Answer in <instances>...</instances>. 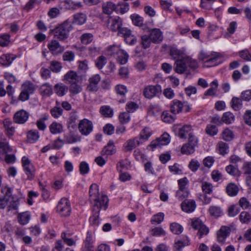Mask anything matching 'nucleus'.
<instances>
[{
    "label": "nucleus",
    "mask_w": 251,
    "mask_h": 251,
    "mask_svg": "<svg viewBox=\"0 0 251 251\" xmlns=\"http://www.w3.org/2000/svg\"><path fill=\"white\" fill-rule=\"evenodd\" d=\"M89 195L91 199L94 201L93 215L90 217L91 224L98 226L100 223L99 213L100 210H106L108 206L109 199L107 196L100 192L99 189H90Z\"/></svg>",
    "instance_id": "nucleus-1"
},
{
    "label": "nucleus",
    "mask_w": 251,
    "mask_h": 251,
    "mask_svg": "<svg viewBox=\"0 0 251 251\" xmlns=\"http://www.w3.org/2000/svg\"><path fill=\"white\" fill-rule=\"evenodd\" d=\"M73 29L72 22L67 20L51 30L54 37L61 42L65 41Z\"/></svg>",
    "instance_id": "nucleus-2"
},
{
    "label": "nucleus",
    "mask_w": 251,
    "mask_h": 251,
    "mask_svg": "<svg viewBox=\"0 0 251 251\" xmlns=\"http://www.w3.org/2000/svg\"><path fill=\"white\" fill-rule=\"evenodd\" d=\"M221 56L217 52H206L201 50L198 55L200 61H204V65L207 67H213L217 65L220 62L219 59Z\"/></svg>",
    "instance_id": "nucleus-3"
},
{
    "label": "nucleus",
    "mask_w": 251,
    "mask_h": 251,
    "mask_svg": "<svg viewBox=\"0 0 251 251\" xmlns=\"http://www.w3.org/2000/svg\"><path fill=\"white\" fill-rule=\"evenodd\" d=\"M105 54L108 56L117 55L118 61L121 64H126L128 58V55L124 50H121L118 46H109L105 50Z\"/></svg>",
    "instance_id": "nucleus-4"
},
{
    "label": "nucleus",
    "mask_w": 251,
    "mask_h": 251,
    "mask_svg": "<svg viewBox=\"0 0 251 251\" xmlns=\"http://www.w3.org/2000/svg\"><path fill=\"white\" fill-rule=\"evenodd\" d=\"M57 211L63 217L70 215L71 213V207L68 199L62 198L58 202L56 206Z\"/></svg>",
    "instance_id": "nucleus-5"
},
{
    "label": "nucleus",
    "mask_w": 251,
    "mask_h": 251,
    "mask_svg": "<svg viewBox=\"0 0 251 251\" xmlns=\"http://www.w3.org/2000/svg\"><path fill=\"white\" fill-rule=\"evenodd\" d=\"M78 128L82 135L87 136L92 131L93 125L91 121L83 119L79 121Z\"/></svg>",
    "instance_id": "nucleus-6"
},
{
    "label": "nucleus",
    "mask_w": 251,
    "mask_h": 251,
    "mask_svg": "<svg viewBox=\"0 0 251 251\" xmlns=\"http://www.w3.org/2000/svg\"><path fill=\"white\" fill-rule=\"evenodd\" d=\"M161 92V87L160 85H149L146 87L144 90L145 97L149 99H152Z\"/></svg>",
    "instance_id": "nucleus-7"
},
{
    "label": "nucleus",
    "mask_w": 251,
    "mask_h": 251,
    "mask_svg": "<svg viewBox=\"0 0 251 251\" xmlns=\"http://www.w3.org/2000/svg\"><path fill=\"white\" fill-rule=\"evenodd\" d=\"M191 225L195 229L198 230V234L200 238H201L203 235H207L209 232V229L199 219L192 221Z\"/></svg>",
    "instance_id": "nucleus-8"
},
{
    "label": "nucleus",
    "mask_w": 251,
    "mask_h": 251,
    "mask_svg": "<svg viewBox=\"0 0 251 251\" xmlns=\"http://www.w3.org/2000/svg\"><path fill=\"white\" fill-rule=\"evenodd\" d=\"M48 48L53 55H59L65 50V48L56 40H51L48 44Z\"/></svg>",
    "instance_id": "nucleus-9"
},
{
    "label": "nucleus",
    "mask_w": 251,
    "mask_h": 251,
    "mask_svg": "<svg viewBox=\"0 0 251 251\" xmlns=\"http://www.w3.org/2000/svg\"><path fill=\"white\" fill-rule=\"evenodd\" d=\"M122 20L119 17H116L114 18L110 17L107 21V27L110 30L115 32L119 31L122 29Z\"/></svg>",
    "instance_id": "nucleus-10"
},
{
    "label": "nucleus",
    "mask_w": 251,
    "mask_h": 251,
    "mask_svg": "<svg viewBox=\"0 0 251 251\" xmlns=\"http://www.w3.org/2000/svg\"><path fill=\"white\" fill-rule=\"evenodd\" d=\"M29 116V113L24 109L17 111L13 116V122L17 124H24L26 123Z\"/></svg>",
    "instance_id": "nucleus-11"
},
{
    "label": "nucleus",
    "mask_w": 251,
    "mask_h": 251,
    "mask_svg": "<svg viewBox=\"0 0 251 251\" xmlns=\"http://www.w3.org/2000/svg\"><path fill=\"white\" fill-rule=\"evenodd\" d=\"M119 35L123 37L126 42L129 45H133L137 41L136 37L132 33L130 30L127 28H123L119 32Z\"/></svg>",
    "instance_id": "nucleus-12"
},
{
    "label": "nucleus",
    "mask_w": 251,
    "mask_h": 251,
    "mask_svg": "<svg viewBox=\"0 0 251 251\" xmlns=\"http://www.w3.org/2000/svg\"><path fill=\"white\" fill-rule=\"evenodd\" d=\"M170 142V135L167 133H164L160 137L157 138L155 141H152L150 146L152 149H154L157 147L167 145Z\"/></svg>",
    "instance_id": "nucleus-13"
},
{
    "label": "nucleus",
    "mask_w": 251,
    "mask_h": 251,
    "mask_svg": "<svg viewBox=\"0 0 251 251\" xmlns=\"http://www.w3.org/2000/svg\"><path fill=\"white\" fill-rule=\"evenodd\" d=\"M101 77L99 74H95L89 77L88 81L89 85L87 89L91 92H96L99 89V84L100 81Z\"/></svg>",
    "instance_id": "nucleus-14"
},
{
    "label": "nucleus",
    "mask_w": 251,
    "mask_h": 251,
    "mask_svg": "<svg viewBox=\"0 0 251 251\" xmlns=\"http://www.w3.org/2000/svg\"><path fill=\"white\" fill-rule=\"evenodd\" d=\"M231 229L226 226H222L217 232V241L221 244H225L226 239L229 236Z\"/></svg>",
    "instance_id": "nucleus-15"
},
{
    "label": "nucleus",
    "mask_w": 251,
    "mask_h": 251,
    "mask_svg": "<svg viewBox=\"0 0 251 251\" xmlns=\"http://www.w3.org/2000/svg\"><path fill=\"white\" fill-rule=\"evenodd\" d=\"M142 142L140 141L139 137H135L133 138L128 140L124 145L125 151H131L133 149L142 144Z\"/></svg>",
    "instance_id": "nucleus-16"
},
{
    "label": "nucleus",
    "mask_w": 251,
    "mask_h": 251,
    "mask_svg": "<svg viewBox=\"0 0 251 251\" xmlns=\"http://www.w3.org/2000/svg\"><path fill=\"white\" fill-rule=\"evenodd\" d=\"M1 193L4 196L0 197V208L4 209L8 204L9 200H11V189H1Z\"/></svg>",
    "instance_id": "nucleus-17"
},
{
    "label": "nucleus",
    "mask_w": 251,
    "mask_h": 251,
    "mask_svg": "<svg viewBox=\"0 0 251 251\" xmlns=\"http://www.w3.org/2000/svg\"><path fill=\"white\" fill-rule=\"evenodd\" d=\"M175 64V71L178 74H183L187 69V64L185 57L177 60Z\"/></svg>",
    "instance_id": "nucleus-18"
},
{
    "label": "nucleus",
    "mask_w": 251,
    "mask_h": 251,
    "mask_svg": "<svg viewBox=\"0 0 251 251\" xmlns=\"http://www.w3.org/2000/svg\"><path fill=\"white\" fill-rule=\"evenodd\" d=\"M181 207L183 211L189 213L195 210L196 204L193 200H185L181 203Z\"/></svg>",
    "instance_id": "nucleus-19"
},
{
    "label": "nucleus",
    "mask_w": 251,
    "mask_h": 251,
    "mask_svg": "<svg viewBox=\"0 0 251 251\" xmlns=\"http://www.w3.org/2000/svg\"><path fill=\"white\" fill-rule=\"evenodd\" d=\"M3 123L5 134L9 138H10L14 134L15 131V128L13 126L12 122L10 119H6Z\"/></svg>",
    "instance_id": "nucleus-20"
},
{
    "label": "nucleus",
    "mask_w": 251,
    "mask_h": 251,
    "mask_svg": "<svg viewBox=\"0 0 251 251\" xmlns=\"http://www.w3.org/2000/svg\"><path fill=\"white\" fill-rule=\"evenodd\" d=\"M63 80L69 84L77 82L78 75L75 72L70 71L64 75Z\"/></svg>",
    "instance_id": "nucleus-21"
},
{
    "label": "nucleus",
    "mask_w": 251,
    "mask_h": 251,
    "mask_svg": "<svg viewBox=\"0 0 251 251\" xmlns=\"http://www.w3.org/2000/svg\"><path fill=\"white\" fill-rule=\"evenodd\" d=\"M193 129L190 125H186L180 128L177 133L178 136L181 139H186L187 136L193 132Z\"/></svg>",
    "instance_id": "nucleus-22"
},
{
    "label": "nucleus",
    "mask_w": 251,
    "mask_h": 251,
    "mask_svg": "<svg viewBox=\"0 0 251 251\" xmlns=\"http://www.w3.org/2000/svg\"><path fill=\"white\" fill-rule=\"evenodd\" d=\"M116 151V149L114 145V142L112 140H110L102 150L101 155H111L114 154Z\"/></svg>",
    "instance_id": "nucleus-23"
},
{
    "label": "nucleus",
    "mask_w": 251,
    "mask_h": 251,
    "mask_svg": "<svg viewBox=\"0 0 251 251\" xmlns=\"http://www.w3.org/2000/svg\"><path fill=\"white\" fill-rule=\"evenodd\" d=\"M153 43L157 44L162 41L163 39L162 33L159 29L152 30L149 35Z\"/></svg>",
    "instance_id": "nucleus-24"
},
{
    "label": "nucleus",
    "mask_w": 251,
    "mask_h": 251,
    "mask_svg": "<svg viewBox=\"0 0 251 251\" xmlns=\"http://www.w3.org/2000/svg\"><path fill=\"white\" fill-rule=\"evenodd\" d=\"M68 89V87L62 83H57L54 86L55 93L59 97H62L66 95Z\"/></svg>",
    "instance_id": "nucleus-25"
},
{
    "label": "nucleus",
    "mask_w": 251,
    "mask_h": 251,
    "mask_svg": "<svg viewBox=\"0 0 251 251\" xmlns=\"http://www.w3.org/2000/svg\"><path fill=\"white\" fill-rule=\"evenodd\" d=\"M102 9L103 13L107 15L111 14L114 11H116L117 12H118L119 11L116 5L111 1L104 3Z\"/></svg>",
    "instance_id": "nucleus-26"
},
{
    "label": "nucleus",
    "mask_w": 251,
    "mask_h": 251,
    "mask_svg": "<svg viewBox=\"0 0 251 251\" xmlns=\"http://www.w3.org/2000/svg\"><path fill=\"white\" fill-rule=\"evenodd\" d=\"M40 92L43 96L50 97L52 94V86L49 83H44L40 87Z\"/></svg>",
    "instance_id": "nucleus-27"
},
{
    "label": "nucleus",
    "mask_w": 251,
    "mask_h": 251,
    "mask_svg": "<svg viewBox=\"0 0 251 251\" xmlns=\"http://www.w3.org/2000/svg\"><path fill=\"white\" fill-rule=\"evenodd\" d=\"M183 105L182 103L176 100L172 101V104L171 106L170 110L173 114L178 113L182 111Z\"/></svg>",
    "instance_id": "nucleus-28"
},
{
    "label": "nucleus",
    "mask_w": 251,
    "mask_h": 251,
    "mask_svg": "<svg viewBox=\"0 0 251 251\" xmlns=\"http://www.w3.org/2000/svg\"><path fill=\"white\" fill-rule=\"evenodd\" d=\"M30 214L28 211L20 213L18 216V222L22 225H26L30 219Z\"/></svg>",
    "instance_id": "nucleus-29"
},
{
    "label": "nucleus",
    "mask_w": 251,
    "mask_h": 251,
    "mask_svg": "<svg viewBox=\"0 0 251 251\" xmlns=\"http://www.w3.org/2000/svg\"><path fill=\"white\" fill-rule=\"evenodd\" d=\"M212 189H201V192L198 194L199 199L204 203H208L210 201V198L206 194H210Z\"/></svg>",
    "instance_id": "nucleus-30"
},
{
    "label": "nucleus",
    "mask_w": 251,
    "mask_h": 251,
    "mask_svg": "<svg viewBox=\"0 0 251 251\" xmlns=\"http://www.w3.org/2000/svg\"><path fill=\"white\" fill-rule=\"evenodd\" d=\"M218 86V82L217 79L213 80L210 83V88L204 92L205 96H214L216 95Z\"/></svg>",
    "instance_id": "nucleus-31"
},
{
    "label": "nucleus",
    "mask_w": 251,
    "mask_h": 251,
    "mask_svg": "<svg viewBox=\"0 0 251 251\" xmlns=\"http://www.w3.org/2000/svg\"><path fill=\"white\" fill-rule=\"evenodd\" d=\"M21 89L30 95L34 93L35 88L34 85L32 82L26 81L22 84Z\"/></svg>",
    "instance_id": "nucleus-32"
},
{
    "label": "nucleus",
    "mask_w": 251,
    "mask_h": 251,
    "mask_svg": "<svg viewBox=\"0 0 251 251\" xmlns=\"http://www.w3.org/2000/svg\"><path fill=\"white\" fill-rule=\"evenodd\" d=\"M50 132L53 134L60 133L63 132V126L60 123L54 122L49 126Z\"/></svg>",
    "instance_id": "nucleus-33"
},
{
    "label": "nucleus",
    "mask_w": 251,
    "mask_h": 251,
    "mask_svg": "<svg viewBox=\"0 0 251 251\" xmlns=\"http://www.w3.org/2000/svg\"><path fill=\"white\" fill-rule=\"evenodd\" d=\"M152 134L151 130L148 127L144 128L140 133V137L139 139L142 143L148 140V139L151 136Z\"/></svg>",
    "instance_id": "nucleus-34"
},
{
    "label": "nucleus",
    "mask_w": 251,
    "mask_h": 251,
    "mask_svg": "<svg viewBox=\"0 0 251 251\" xmlns=\"http://www.w3.org/2000/svg\"><path fill=\"white\" fill-rule=\"evenodd\" d=\"M87 20V16L83 13H77L74 16L73 23L78 25H82L85 24Z\"/></svg>",
    "instance_id": "nucleus-35"
},
{
    "label": "nucleus",
    "mask_w": 251,
    "mask_h": 251,
    "mask_svg": "<svg viewBox=\"0 0 251 251\" xmlns=\"http://www.w3.org/2000/svg\"><path fill=\"white\" fill-rule=\"evenodd\" d=\"M209 214L216 218L219 217L223 215V211L220 207L211 206L208 209Z\"/></svg>",
    "instance_id": "nucleus-36"
},
{
    "label": "nucleus",
    "mask_w": 251,
    "mask_h": 251,
    "mask_svg": "<svg viewBox=\"0 0 251 251\" xmlns=\"http://www.w3.org/2000/svg\"><path fill=\"white\" fill-rule=\"evenodd\" d=\"M231 106L235 111H238L242 107V100L239 98L233 97L231 102Z\"/></svg>",
    "instance_id": "nucleus-37"
},
{
    "label": "nucleus",
    "mask_w": 251,
    "mask_h": 251,
    "mask_svg": "<svg viewBox=\"0 0 251 251\" xmlns=\"http://www.w3.org/2000/svg\"><path fill=\"white\" fill-rule=\"evenodd\" d=\"M14 59V57L11 54H3L0 57V63L4 66H9Z\"/></svg>",
    "instance_id": "nucleus-38"
},
{
    "label": "nucleus",
    "mask_w": 251,
    "mask_h": 251,
    "mask_svg": "<svg viewBox=\"0 0 251 251\" xmlns=\"http://www.w3.org/2000/svg\"><path fill=\"white\" fill-rule=\"evenodd\" d=\"M27 137L28 142L33 143L38 140L39 138V132L36 130H30L27 133Z\"/></svg>",
    "instance_id": "nucleus-39"
},
{
    "label": "nucleus",
    "mask_w": 251,
    "mask_h": 251,
    "mask_svg": "<svg viewBox=\"0 0 251 251\" xmlns=\"http://www.w3.org/2000/svg\"><path fill=\"white\" fill-rule=\"evenodd\" d=\"M130 162L127 160H123L117 164V169L120 172L128 170L130 168Z\"/></svg>",
    "instance_id": "nucleus-40"
},
{
    "label": "nucleus",
    "mask_w": 251,
    "mask_h": 251,
    "mask_svg": "<svg viewBox=\"0 0 251 251\" xmlns=\"http://www.w3.org/2000/svg\"><path fill=\"white\" fill-rule=\"evenodd\" d=\"M100 112L106 117H112L113 115V110L108 105L102 106L100 108Z\"/></svg>",
    "instance_id": "nucleus-41"
},
{
    "label": "nucleus",
    "mask_w": 251,
    "mask_h": 251,
    "mask_svg": "<svg viewBox=\"0 0 251 251\" xmlns=\"http://www.w3.org/2000/svg\"><path fill=\"white\" fill-rule=\"evenodd\" d=\"M170 228L171 231L175 234H179L182 233L183 230V227L178 223H173L170 224Z\"/></svg>",
    "instance_id": "nucleus-42"
},
{
    "label": "nucleus",
    "mask_w": 251,
    "mask_h": 251,
    "mask_svg": "<svg viewBox=\"0 0 251 251\" xmlns=\"http://www.w3.org/2000/svg\"><path fill=\"white\" fill-rule=\"evenodd\" d=\"M226 171L228 174L233 176H238L241 175V172L239 170L238 168L235 167L232 165H229L226 166Z\"/></svg>",
    "instance_id": "nucleus-43"
},
{
    "label": "nucleus",
    "mask_w": 251,
    "mask_h": 251,
    "mask_svg": "<svg viewBox=\"0 0 251 251\" xmlns=\"http://www.w3.org/2000/svg\"><path fill=\"white\" fill-rule=\"evenodd\" d=\"M82 89L81 86L77 84V82L70 84L69 91L73 95H75L78 94L82 91Z\"/></svg>",
    "instance_id": "nucleus-44"
},
{
    "label": "nucleus",
    "mask_w": 251,
    "mask_h": 251,
    "mask_svg": "<svg viewBox=\"0 0 251 251\" xmlns=\"http://www.w3.org/2000/svg\"><path fill=\"white\" fill-rule=\"evenodd\" d=\"M0 149L2 150L4 153L11 152L12 151L11 147L9 146L6 139H2L0 141Z\"/></svg>",
    "instance_id": "nucleus-45"
},
{
    "label": "nucleus",
    "mask_w": 251,
    "mask_h": 251,
    "mask_svg": "<svg viewBox=\"0 0 251 251\" xmlns=\"http://www.w3.org/2000/svg\"><path fill=\"white\" fill-rule=\"evenodd\" d=\"M218 151L220 154L224 155L228 153L229 147L227 144L223 142H220L218 144Z\"/></svg>",
    "instance_id": "nucleus-46"
},
{
    "label": "nucleus",
    "mask_w": 251,
    "mask_h": 251,
    "mask_svg": "<svg viewBox=\"0 0 251 251\" xmlns=\"http://www.w3.org/2000/svg\"><path fill=\"white\" fill-rule=\"evenodd\" d=\"M164 213L160 212L153 215L151 222L152 224H159L164 220Z\"/></svg>",
    "instance_id": "nucleus-47"
},
{
    "label": "nucleus",
    "mask_w": 251,
    "mask_h": 251,
    "mask_svg": "<svg viewBox=\"0 0 251 251\" xmlns=\"http://www.w3.org/2000/svg\"><path fill=\"white\" fill-rule=\"evenodd\" d=\"M151 234L153 236H161L166 235V231L161 227H155L151 230Z\"/></svg>",
    "instance_id": "nucleus-48"
},
{
    "label": "nucleus",
    "mask_w": 251,
    "mask_h": 251,
    "mask_svg": "<svg viewBox=\"0 0 251 251\" xmlns=\"http://www.w3.org/2000/svg\"><path fill=\"white\" fill-rule=\"evenodd\" d=\"M162 120L166 123H173L175 119V114L172 115L170 114L168 111H164L163 112L161 116Z\"/></svg>",
    "instance_id": "nucleus-49"
},
{
    "label": "nucleus",
    "mask_w": 251,
    "mask_h": 251,
    "mask_svg": "<svg viewBox=\"0 0 251 251\" xmlns=\"http://www.w3.org/2000/svg\"><path fill=\"white\" fill-rule=\"evenodd\" d=\"M239 219L242 223L248 224L251 220V215L246 211H243L239 215Z\"/></svg>",
    "instance_id": "nucleus-50"
},
{
    "label": "nucleus",
    "mask_w": 251,
    "mask_h": 251,
    "mask_svg": "<svg viewBox=\"0 0 251 251\" xmlns=\"http://www.w3.org/2000/svg\"><path fill=\"white\" fill-rule=\"evenodd\" d=\"M79 170L81 175H85L87 174L89 172L88 164L85 161L81 162L79 165Z\"/></svg>",
    "instance_id": "nucleus-51"
},
{
    "label": "nucleus",
    "mask_w": 251,
    "mask_h": 251,
    "mask_svg": "<svg viewBox=\"0 0 251 251\" xmlns=\"http://www.w3.org/2000/svg\"><path fill=\"white\" fill-rule=\"evenodd\" d=\"M141 44L144 49H147L150 47L152 41L149 35H144L141 36Z\"/></svg>",
    "instance_id": "nucleus-52"
},
{
    "label": "nucleus",
    "mask_w": 251,
    "mask_h": 251,
    "mask_svg": "<svg viewBox=\"0 0 251 251\" xmlns=\"http://www.w3.org/2000/svg\"><path fill=\"white\" fill-rule=\"evenodd\" d=\"M50 69L54 73H59L62 69L61 63L57 61H52L50 63Z\"/></svg>",
    "instance_id": "nucleus-53"
},
{
    "label": "nucleus",
    "mask_w": 251,
    "mask_h": 251,
    "mask_svg": "<svg viewBox=\"0 0 251 251\" xmlns=\"http://www.w3.org/2000/svg\"><path fill=\"white\" fill-rule=\"evenodd\" d=\"M72 0H60L59 2V7L64 10L72 9Z\"/></svg>",
    "instance_id": "nucleus-54"
},
{
    "label": "nucleus",
    "mask_w": 251,
    "mask_h": 251,
    "mask_svg": "<svg viewBox=\"0 0 251 251\" xmlns=\"http://www.w3.org/2000/svg\"><path fill=\"white\" fill-rule=\"evenodd\" d=\"M12 199L8 201L9 210H17L19 207L18 200L16 197H14L12 195Z\"/></svg>",
    "instance_id": "nucleus-55"
},
{
    "label": "nucleus",
    "mask_w": 251,
    "mask_h": 251,
    "mask_svg": "<svg viewBox=\"0 0 251 251\" xmlns=\"http://www.w3.org/2000/svg\"><path fill=\"white\" fill-rule=\"evenodd\" d=\"M116 6L119 9L118 12L121 14L127 12L129 9V5L127 2H119Z\"/></svg>",
    "instance_id": "nucleus-56"
},
{
    "label": "nucleus",
    "mask_w": 251,
    "mask_h": 251,
    "mask_svg": "<svg viewBox=\"0 0 251 251\" xmlns=\"http://www.w3.org/2000/svg\"><path fill=\"white\" fill-rule=\"evenodd\" d=\"M241 171L245 175L251 174V161L244 162L241 167Z\"/></svg>",
    "instance_id": "nucleus-57"
},
{
    "label": "nucleus",
    "mask_w": 251,
    "mask_h": 251,
    "mask_svg": "<svg viewBox=\"0 0 251 251\" xmlns=\"http://www.w3.org/2000/svg\"><path fill=\"white\" fill-rule=\"evenodd\" d=\"M234 120V116L230 112L225 113L222 117V121L227 124H231Z\"/></svg>",
    "instance_id": "nucleus-58"
},
{
    "label": "nucleus",
    "mask_w": 251,
    "mask_h": 251,
    "mask_svg": "<svg viewBox=\"0 0 251 251\" xmlns=\"http://www.w3.org/2000/svg\"><path fill=\"white\" fill-rule=\"evenodd\" d=\"M194 147L191 146V145L188 143L182 147L181 152L182 154H191L194 151Z\"/></svg>",
    "instance_id": "nucleus-59"
},
{
    "label": "nucleus",
    "mask_w": 251,
    "mask_h": 251,
    "mask_svg": "<svg viewBox=\"0 0 251 251\" xmlns=\"http://www.w3.org/2000/svg\"><path fill=\"white\" fill-rule=\"evenodd\" d=\"M222 136L224 140L230 141L233 138V134L231 130L227 128L223 131Z\"/></svg>",
    "instance_id": "nucleus-60"
},
{
    "label": "nucleus",
    "mask_w": 251,
    "mask_h": 251,
    "mask_svg": "<svg viewBox=\"0 0 251 251\" xmlns=\"http://www.w3.org/2000/svg\"><path fill=\"white\" fill-rule=\"evenodd\" d=\"M200 166V163L197 160L192 159L188 165L189 169L193 172H196Z\"/></svg>",
    "instance_id": "nucleus-61"
},
{
    "label": "nucleus",
    "mask_w": 251,
    "mask_h": 251,
    "mask_svg": "<svg viewBox=\"0 0 251 251\" xmlns=\"http://www.w3.org/2000/svg\"><path fill=\"white\" fill-rule=\"evenodd\" d=\"M189 194L187 189H178L176 193V196L179 200H182L188 197Z\"/></svg>",
    "instance_id": "nucleus-62"
},
{
    "label": "nucleus",
    "mask_w": 251,
    "mask_h": 251,
    "mask_svg": "<svg viewBox=\"0 0 251 251\" xmlns=\"http://www.w3.org/2000/svg\"><path fill=\"white\" fill-rule=\"evenodd\" d=\"M131 19L134 24L137 26H141L143 24V18L138 15H132L130 16Z\"/></svg>",
    "instance_id": "nucleus-63"
},
{
    "label": "nucleus",
    "mask_w": 251,
    "mask_h": 251,
    "mask_svg": "<svg viewBox=\"0 0 251 251\" xmlns=\"http://www.w3.org/2000/svg\"><path fill=\"white\" fill-rule=\"evenodd\" d=\"M93 37L91 33H84L81 36V42L83 44H88L92 42Z\"/></svg>",
    "instance_id": "nucleus-64"
}]
</instances>
